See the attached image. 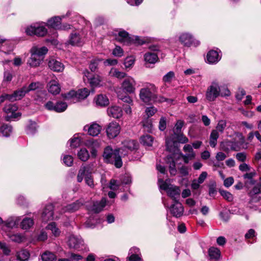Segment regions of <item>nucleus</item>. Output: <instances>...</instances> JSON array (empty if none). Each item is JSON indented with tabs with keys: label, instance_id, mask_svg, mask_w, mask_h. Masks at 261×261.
Instances as JSON below:
<instances>
[{
	"label": "nucleus",
	"instance_id": "obj_6",
	"mask_svg": "<svg viewBox=\"0 0 261 261\" xmlns=\"http://www.w3.org/2000/svg\"><path fill=\"white\" fill-rule=\"evenodd\" d=\"M244 143V138L241 136L239 140L234 139L232 140L224 142L222 144V147L223 150L229 151L230 150L239 151Z\"/></svg>",
	"mask_w": 261,
	"mask_h": 261
},
{
	"label": "nucleus",
	"instance_id": "obj_2",
	"mask_svg": "<svg viewBox=\"0 0 261 261\" xmlns=\"http://www.w3.org/2000/svg\"><path fill=\"white\" fill-rule=\"evenodd\" d=\"M48 49L45 46L38 47L33 46L31 49V57L28 61V64L32 67H38L47 53Z\"/></svg>",
	"mask_w": 261,
	"mask_h": 261
},
{
	"label": "nucleus",
	"instance_id": "obj_40",
	"mask_svg": "<svg viewBox=\"0 0 261 261\" xmlns=\"http://www.w3.org/2000/svg\"><path fill=\"white\" fill-rule=\"evenodd\" d=\"M110 73L112 76H115L120 79L123 78L125 79L126 78V77L128 76L127 74L125 73V72L119 71V70L115 68H112L111 70Z\"/></svg>",
	"mask_w": 261,
	"mask_h": 261
},
{
	"label": "nucleus",
	"instance_id": "obj_38",
	"mask_svg": "<svg viewBox=\"0 0 261 261\" xmlns=\"http://www.w3.org/2000/svg\"><path fill=\"white\" fill-rule=\"evenodd\" d=\"M9 238L12 242L17 243H20L25 240V237L20 233L10 234Z\"/></svg>",
	"mask_w": 261,
	"mask_h": 261
},
{
	"label": "nucleus",
	"instance_id": "obj_15",
	"mask_svg": "<svg viewBox=\"0 0 261 261\" xmlns=\"http://www.w3.org/2000/svg\"><path fill=\"white\" fill-rule=\"evenodd\" d=\"M175 203L171 205L170 207V211L171 214L176 218H179L182 216L184 208L178 201H174Z\"/></svg>",
	"mask_w": 261,
	"mask_h": 261
},
{
	"label": "nucleus",
	"instance_id": "obj_19",
	"mask_svg": "<svg viewBox=\"0 0 261 261\" xmlns=\"http://www.w3.org/2000/svg\"><path fill=\"white\" fill-rule=\"evenodd\" d=\"M179 41L184 46H190L194 43V39L193 36L188 33H184L180 35L179 36Z\"/></svg>",
	"mask_w": 261,
	"mask_h": 261
},
{
	"label": "nucleus",
	"instance_id": "obj_27",
	"mask_svg": "<svg viewBox=\"0 0 261 261\" xmlns=\"http://www.w3.org/2000/svg\"><path fill=\"white\" fill-rule=\"evenodd\" d=\"M165 161L167 164H169L170 174L172 175H175L177 170L175 168V162L174 160V157L172 155H168L165 159Z\"/></svg>",
	"mask_w": 261,
	"mask_h": 261
},
{
	"label": "nucleus",
	"instance_id": "obj_24",
	"mask_svg": "<svg viewBox=\"0 0 261 261\" xmlns=\"http://www.w3.org/2000/svg\"><path fill=\"white\" fill-rule=\"evenodd\" d=\"M221 59L220 56L218 51L214 50L209 51L206 56V59L208 63L215 64Z\"/></svg>",
	"mask_w": 261,
	"mask_h": 261
},
{
	"label": "nucleus",
	"instance_id": "obj_34",
	"mask_svg": "<svg viewBox=\"0 0 261 261\" xmlns=\"http://www.w3.org/2000/svg\"><path fill=\"white\" fill-rule=\"evenodd\" d=\"M34 220L30 218H24L20 223V227L23 229H29L34 225Z\"/></svg>",
	"mask_w": 261,
	"mask_h": 261
},
{
	"label": "nucleus",
	"instance_id": "obj_3",
	"mask_svg": "<svg viewBox=\"0 0 261 261\" xmlns=\"http://www.w3.org/2000/svg\"><path fill=\"white\" fill-rule=\"evenodd\" d=\"M230 95V92L227 89H225L224 91L221 92L218 82L213 81L206 89L205 98L208 101H214L219 96H228Z\"/></svg>",
	"mask_w": 261,
	"mask_h": 261
},
{
	"label": "nucleus",
	"instance_id": "obj_63",
	"mask_svg": "<svg viewBox=\"0 0 261 261\" xmlns=\"http://www.w3.org/2000/svg\"><path fill=\"white\" fill-rule=\"evenodd\" d=\"M0 248L2 249L3 253L5 255H8L10 254L11 250L6 243L0 242Z\"/></svg>",
	"mask_w": 261,
	"mask_h": 261
},
{
	"label": "nucleus",
	"instance_id": "obj_29",
	"mask_svg": "<svg viewBox=\"0 0 261 261\" xmlns=\"http://www.w3.org/2000/svg\"><path fill=\"white\" fill-rule=\"evenodd\" d=\"M61 18L59 16L54 17L47 21V25L55 29H59L61 28Z\"/></svg>",
	"mask_w": 261,
	"mask_h": 261
},
{
	"label": "nucleus",
	"instance_id": "obj_48",
	"mask_svg": "<svg viewBox=\"0 0 261 261\" xmlns=\"http://www.w3.org/2000/svg\"><path fill=\"white\" fill-rule=\"evenodd\" d=\"M135 61V59L133 57H126L124 61V65L125 68H131L133 66Z\"/></svg>",
	"mask_w": 261,
	"mask_h": 261
},
{
	"label": "nucleus",
	"instance_id": "obj_4",
	"mask_svg": "<svg viewBox=\"0 0 261 261\" xmlns=\"http://www.w3.org/2000/svg\"><path fill=\"white\" fill-rule=\"evenodd\" d=\"M157 91L158 88L153 84L146 83L139 91V98L142 102L148 103L152 100L154 94Z\"/></svg>",
	"mask_w": 261,
	"mask_h": 261
},
{
	"label": "nucleus",
	"instance_id": "obj_35",
	"mask_svg": "<svg viewBox=\"0 0 261 261\" xmlns=\"http://www.w3.org/2000/svg\"><path fill=\"white\" fill-rule=\"evenodd\" d=\"M208 254L211 259L217 260L220 256V251L217 248L211 247L208 250Z\"/></svg>",
	"mask_w": 261,
	"mask_h": 261
},
{
	"label": "nucleus",
	"instance_id": "obj_13",
	"mask_svg": "<svg viewBox=\"0 0 261 261\" xmlns=\"http://www.w3.org/2000/svg\"><path fill=\"white\" fill-rule=\"evenodd\" d=\"M120 126L116 122L110 123L106 127V133L109 139H113L116 137L120 131Z\"/></svg>",
	"mask_w": 261,
	"mask_h": 261
},
{
	"label": "nucleus",
	"instance_id": "obj_52",
	"mask_svg": "<svg viewBox=\"0 0 261 261\" xmlns=\"http://www.w3.org/2000/svg\"><path fill=\"white\" fill-rule=\"evenodd\" d=\"M118 98L124 102L127 103L128 104L133 103L132 99L127 94H125V95H122V93H118Z\"/></svg>",
	"mask_w": 261,
	"mask_h": 261
},
{
	"label": "nucleus",
	"instance_id": "obj_20",
	"mask_svg": "<svg viewBox=\"0 0 261 261\" xmlns=\"http://www.w3.org/2000/svg\"><path fill=\"white\" fill-rule=\"evenodd\" d=\"M47 89L49 93L53 95L59 94L61 91V87L57 79L51 80L47 84Z\"/></svg>",
	"mask_w": 261,
	"mask_h": 261
},
{
	"label": "nucleus",
	"instance_id": "obj_56",
	"mask_svg": "<svg viewBox=\"0 0 261 261\" xmlns=\"http://www.w3.org/2000/svg\"><path fill=\"white\" fill-rule=\"evenodd\" d=\"M123 50L122 48L118 45H116L115 47L114 48L112 54L115 57H121L123 56Z\"/></svg>",
	"mask_w": 261,
	"mask_h": 261
},
{
	"label": "nucleus",
	"instance_id": "obj_55",
	"mask_svg": "<svg viewBox=\"0 0 261 261\" xmlns=\"http://www.w3.org/2000/svg\"><path fill=\"white\" fill-rule=\"evenodd\" d=\"M97 223V219L92 218L90 217L85 222V225L86 227L88 228H94L95 227Z\"/></svg>",
	"mask_w": 261,
	"mask_h": 261
},
{
	"label": "nucleus",
	"instance_id": "obj_33",
	"mask_svg": "<svg viewBox=\"0 0 261 261\" xmlns=\"http://www.w3.org/2000/svg\"><path fill=\"white\" fill-rule=\"evenodd\" d=\"M139 252V249L136 247L130 249L129 254L131 255L128 257L127 261H141V258L137 253Z\"/></svg>",
	"mask_w": 261,
	"mask_h": 261
},
{
	"label": "nucleus",
	"instance_id": "obj_64",
	"mask_svg": "<svg viewBox=\"0 0 261 261\" xmlns=\"http://www.w3.org/2000/svg\"><path fill=\"white\" fill-rule=\"evenodd\" d=\"M157 112V109L154 107H148L145 110V113L148 117H151Z\"/></svg>",
	"mask_w": 261,
	"mask_h": 261
},
{
	"label": "nucleus",
	"instance_id": "obj_16",
	"mask_svg": "<svg viewBox=\"0 0 261 261\" xmlns=\"http://www.w3.org/2000/svg\"><path fill=\"white\" fill-rule=\"evenodd\" d=\"M54 206L51 204H47L44 208L42 214V219L44 222L53 220L54 217Z\"/></svg>",
	"mask_w": 261,
	"mask_h": 261
},
{
	"label": "nucleus",
	"instance_id": "obj_61",
	"mask_svg": "<svg viewBox=\"0 0 261 261\" xmlns=\"http://www.w3.org/2000/svg\"><path fill=\"white\" fill-rule=\"evenodd\" d=\"M88 209L92 214L96 215L98 213V203L97 202H94L91 206L88 205Z\"/></svg>",
	"mask_w": 261,
	"mask_h": 261
},
{
	"label": "nucleus",
	"instance_id": "obj_28",
	"mask_svg": "<svg viewBox=\"0 0 261 261\" xmlns=\"http://www.w3.org/2000/svg\"><path fill=\"white\" fill-rule=\"evenodd\" d=\"M81 239L73 235H71L68 239V244L70 248H77L82 243Z\"/></svg>",
	"mask_w": 261,
	"mask_h": 261
},
{
	"label": "nucleus",
	"instance_id": "obj_47",
	"mask_svg": "<svg viewBox=\"0 0 261 261\" xmlns=\"http://www.w3.org/2000/svg\"><path fill=\"white\" fill-rule=\"evenodd\" d=\"M168 180L166 181H164L162 178H159L158 182L160 188L162 190H165L166 192L168 191L169 189H170V187L172 186L170 185L168 182Z\"/></svg>",
	"mask_w": 261,
	"mask_h": 261
},
{
	"label": "nucleus",
	"instance_id": "obj_23",
	"mask_svg": "<svg viewBox=\"0 0 261 261\" xmlns=\"http://www.w3.org/2000/svg\"><path fill=\"white\" fill-rule=\"evenodd\" d=\"M138 144L137 142L135 140H125L123 142V147L121 148H123L122 151L123 153H127V150L132 151L137 149Z\"/></svg>",
	"mask_w": 261,
	"mask_h": 261
},
{
	"label": "nucleus",
	"instance_id": "obj_22",
	"mask_svg": "<svg viewBox=\"0 0 261 261\" xmlns=\"http://www.w3.org/2000/svg\"><path fill=\"white\" fill-rule=\"evenodd\" d=\"M249 196L252 202H258L261 199V190L259 186H254L250 191Z\"/></svg>",
	"mask_w": 261,
	"mask_h": 261
},
{
	"label": "nucleus",
	"instance_id": "obj_51",
	"mask_svg": "<svg viewBox=\"0 0 261 261\" xmlns=\"http://www.w3.org/2000/svg\"><path fill=\"white\" fill-rule=\"evenodd\" d=\"M184 122L182 120H179L177 121L175 125V127L173 130L174 133L175 135H178L181 132V129L182 127Z\"/></svg>",
	"mask_w": 261,
	"mask_h": 261
},
{
	"label": "nucleus",
	"instance_id": "obj_46",
	"mask_svg": "<svg viewBox=\"0 0 261 261\" xmlns=\"http://www.w3.org/2000/svg\"><path fill=\"white\" fill-rule=\"evenodd\" d=\"M86 171L87 168L85 166H83L80 168L77 176V180L79 182H81L84 177L85 176L86 177L87 175L86 174Z\"/></svg>",
	"mask_w": 261,
	"mask_h": 261
},
{
	"label": "nucleus",
	"instance_id": "obj_62",
	"mask_svg": "<svg viewBox=\"0 0 261 261\" xmlns=\"http://www.w3.org/2000/svg\"><path fill=\"white\" fill-rule=\"evenodd\" d=\"M19 223V220L17 219H9L7 220V222L5 223V225L7 227H10V228H13L18 225Z\"/></svg>",
	"mask_w": 261,
	"mask_h": 261
},
{
	"label": "nucleus",
	"instance_id": "obj_59",
	"mask_svg": "<svg viewBox=\"0 0 261 261\" xmlns=\"http://www.w3.org/2000/svg\"><path fill=\"white\" fill-rule=\"evenodd\" d=\"M175 74L173 71H169L163 77V81L164 83H170L174 78Z\"/></svg>",
	"mask_w": 261,
	"mask_h": 261
},
{
	"label": "nucleus",
	"instance_id": "obj_18",
	"mask_svg": "<svg viewBox=\"0 0 261 261\" xmlns=\"http://www.w3.org/2000/svg\"><path fill=\"white\" fill-rule=\"evenodd\" d=\"M107 113L109 116L119 119L123 115V111L120 107L113 106L108 108Z\"/></svg>",
	"mask_w": 261,
	"mask_h": 261
},
{
	"label": "nucleus",
	"instance_id": "obj_60",
	"mask_svg": "<svg viewBox=\"0 0 261 261\" xmlns=\"http://www.w3.org/2000/svg\"><path fill=\"white\" fill-rule=\"evenodd\" d=\"M154 97H153V98L152 100H153V101L156 102H163L165 101L166 102H171L172 100L171 99H167L162 96L161 95H158L155 94H154Z\"/></svg>",
	"mask_w": 261,
	"mask_h": 261
},
{
	"label": "nucleus",
	"instance_id": "obj_14",
	"mask_svg": "<svg viewBox=\"0 0 261 261\" xmlns=\"http://www.w3.org/2000/svg\"><path fill=\"white\" fill-rule=\"evenodd\" d=\"M84 204L83 200H78L75 202L67 205L66 206L62 208L61 213H64L66 212L73 213L79 210Z\"/></svg>",
	"mask_w": 261,
	"mask_h": 261
},
{
	"label": "nucleus",
	"instance_id": "obj_44",
	"mask_svg": "<svg viewBox=\"0 0 261 261\" xmlns=\"http://www.w3.org/2000/svg\"><path fill=\"white\" fill-rule=\"evenodd\" d=\"M67 108V105L64 102H58L55 104V107L54 111L61 113L65 111Z\"/></svg>",
	"mask_w": 261,
	"mask_h": 261
},
{
	"label": "nucleus",
	"instance_id": "obj_11",
	"mask_svg": "<svg viewBox=\"0 0 261 261\" xmlns=\"http://www.w3.org/2000/svg\"><path fill=\"white\" fill-rule=\"evenodd\" d=\"M25 33L28 35H36L42 37L47 33L46 29L39 23H35L28 27L25 29Z\"/></svg>",
	"mask_w": 261,
	"mask_h": 261
},
{
	"label": "nucleus",
	"instance_id": "obj_30",
	"mask_svg": "<svg viewBox=\"0 0 261 261\" xmlns=\"http://www.w3.org/2000/svg\"><path fill=\"white\" fill-rule=\"evenodd\" d=\"M84 130H87L89 135L97 136L98 135V124L95 122H93L90 126L86 125Z\"/></svg>",
	"mask_w": 261,
	"mask_h": 261
},
{
	"label": "nucleus",
	"instance_id": "obj_7",
	"mask_svg": "<svg viewBox=\"0 0 261 261\" xmlns=\"http://www.w3.org/2000/svg\"><path fill=\"white\" fill-rule=\"evenodd\" d=\"M149 51L144 55V61L149 64H154L158 61V54L160 52V47L158 45H150Z\"/></svg>",
	"mask_w": 261,
	"mask_h": 261
},
{
	"label": "nucleus",
	"instance_id": "obj_26",
	"mask_svg": "<svg viewBox=\"0 0 261 261\" xmlns=\"http://www.w3.org/2000/svg\"><path fill=\"white\" fill-rule=\"evenodd\" d=\"M180 190L178 187L174 186H171L170 189L167 192V195L170 196L174 201H178Z\"/></svg>",
	"mask_w": 261,
	"mask_h": 261
},
{
	"label": "nucleus",
	"instance_id": "obj_32",
	"mask_svg": "<svg viewBox=\"0 0 261 261\" xmlns=\"http://www.w3.org/2000/svg\"><path fill=\"white\" fill-rule=\"evenodd\" d=\"M86 145L90 149L91 155L94 157L97 155V148L98 147V143L96 141L93 140H89L87 141Z\"/></svg>",
	"mask_w": 261,
	"mask_h": 261
},
{
	"label": "nucleus",
	"instance_id": "obj_43",
	"mask_svg": "<svg viewBox=\"0 0 261 261\" xmlns=\"http://www.w3.org/2000/svg\"><path fill=\"white\" fill-rule=\"evenodd\" d=\"M1 130L3 136L9 137L12 132V127L8 124H3Z\"/></svg>",
	"mask_w": 261,
	"mask_h": 261
},
{
	"label": "nucleus",
	"instance_id": "obj_5",
	"mask_svg": "<svg viewBox=\"0 0 261 261\" xmlns=\"http://www.w3.org/2000/svg\"><path fill=\"white\" fill-rule=\"evenodd\" d=\"M89 93L90 92L87 88L81 89L76 91L72 90L65 94V98L68 100H72L73 102H76L85 99Z\"/></svg>",
	"mask_w": 261,
	"mask_h": 261
},
{
	"label": "nucleus",
	"instance_id": "obj_10",
	"mask_svg": "<svg viewBox=\"0 0 261 261\" xmlns=\"http://www.w3.org/2000/svg\"><path fill=\"white\" fill-rule=\"evenodd\" d=\"M84 43V37L81 31H74L69 35L67 44L80 46Z\"/></svg>",
	"mask_w": 261,
	"mask_h": 261
},
{
	"label": "nucleus",
	"instance_id": "obj_8",
	"mask_svg": "<svg viewBox=\"0 0 261 261\" xmlns=\"http://www.w3.org/2000/svg\"><path fill=\"white\" fill-rule=\"evenodd\" d=\"M115 39L118 42L124 45H129L133 41V39L126 31L120 29L116 30L113 33Z\"/></svg>",
	"mask_w": 261,
	"mask_h": 261
},
{
	"label": "nucleus",
	"instance_id": "obj_12",
	"mask_svg": "<svg viewBox=\"0 0 261 261\" xmlns=\"http://www.w3.org/2000/svg\"><path fill=\"white\" fill-rule=\"evenodd\" d=\"M136 81L130 76H127L121 83L122 89L127 93H134L136 90Z\"/></svg>",
	"mask_w": 261,
	"mask_h": 261
},
{
	"label": "nucleus",
	"instance_id": "obj_21",
	"mask_svg": "<svg viewBox=\"0 0 261 261\" xmlns=\"http://www.w3.org/2000/svg\"><path fill=\"white\" fill-rule=\"evenodd\" d=\"M29 257V252L25 249H22L17 252L15 257H11L10 261H28Z\"/></svg>",
	"mask_w": 261,
	"mask_h": 261
},
{
	"label": "nucleus",
	"instance_id": "obj_37",
	"mask_svg": "<svg viewBox=\"0 0 261 261\" xmlns=\"http://www.w3.org/2000/svg\"><path fill=\"white\" fill-rule=\"evenodd\" d=\"M81 140V135L80 134L74 135L73 138L70 140V146L73 148L77 147L80 146Z\"/></svg>",
	"mask_w": 261,
	"mask_h": 261
},
{
	"label": "nucleus",
	"instance_id": "obj_57",
	"mask_svg": "<svg viewBox=\"0 0 261 261\" xmlns=\"http://www.w3.org/2000/svg\"><path fill=\"white\" fill-rule=\"evenodd\" d=\"M226 127V121L224 120H221L219 121L216 126V130L220 133H223Z\"/></svg>",
	"mask_w": 261,
	"mask_h": 261
},
{
	"label": "nucleus",
	"instance_id": "obj_45",
	"mask_svg": "<svg viewBox=\"0 0 261 261\" xmlns=\"http://www.w3.org/2000/svg\"><path fill=\"white\" fill-rule=\"evenodd\" d=\"M79 158L82 161H86L89 157V154L87 150L85 148L81 149L77 153Z\"/></svg>",
	"mask_w": 261,
	"mask_h": 261
},
{
	"label": "nucleus",
	"instance_id": "obj_58",
	"mask_svg": "<svg viewBox=\"0 0 261 261\" xmlns=\"http://www.w3.org/2000/svg\"><path fill=\"white\" fill-rule=\"evenodd\" d=\"M63 162L64 164L70 167L72 165L73 160L72 156L69 155H65L63 158Z\"/></svg>",
	"mask_w": 261,
	"mask_h": 261
},
{
	"label": "nucleus",
	"instance_id": "obj_36",
	"mask_svg": "<svg viewBox=\"0 0 261 261\" xmlns=\"http://www.w3.org/2000/svg\"><path fill=\"white\" fill-rule=\"evenodd\" d=\"M41 257L42 261H56L57 260L56 255L49 251H45Z\"/></svg>",
	"mask_w": 261,
	"mask_h": 261
},
{
	"label": "nucleus",
	"instance_id": "obj_50",
	"mask_svg": "<svg viewBox=\"0 0 261 261\" xmlns=\"http://www.w3.org/2000/svg\"><path fill=\"white\" fill-rule=\"evenodd\" d=\"M109 104L108 98L103 94H99V106L105 107Z\"/></svg>",
	"mask_w": 261,
	"mask_h": 261
},
{
	"label": "nucleus",
	"instance_id": "obj_25",
	"mask_svg": "<svg viewBox=\"0 0 261 261\" xmlns=\"http://www.w3.org/2000/svg\"><path fill=\"white\" fill-rule=\"evenodd\" d=\"M85 76L87 79V82H89L91 87V92L93 93L94 90V89L97 87L98 85L97 79L95 76V75L93 74L92 73L87 71L85 73Z\"/></svg>",
	"mask_w": 261,
	"mask_h": 261
},
{
	"label": "nucleus",
	"instance_id": "obj_31",
	"mask_svg": "<svg viewBox=\"0 0 261 261\" xmlns=\"http://www.w3.org/2000/svg\"><path fill=\"white\" fill-rule=\"evenodd\" d=\"M26 87L24 86L21 89L15 91L12 94H11L12 101L19 100L22 98L27 93Z\"/></svg>",
	"mask_w": 261,
	"mask_h": 261
},
{
	"label": "nucleus",
	"instance_id": "obj_53",
	"mask_svg": "<svg viewBox=\"0 0 261 261\" xmlns=\"http://www.w3.org/2000/svg\"><path fill=\"white\" fill-rule=\"evenodd\" d=\"M143 126L144 130L147 132L151 133L152 129V124L149 119H146L143 121Z\"/></svg>",
	"mask_w": 261,
	"mask_h": 261
},
{
	"label": "nucleus",
	"instance_id": "obj_17",
	"mask_svg": "<svg viewBox=\"0 0 261 261\" xmlns=\"http://www.w3.org/2000/svg\"><path fill=\"white\" fill-rule=\"evenodd\" d=\"M48 67L54 71L62 72L64 69V65L54 58H50L48 62Z\"/></svg>",
	"mask_w": 261,
	"mask_h": 261
},
{
	"label": "nucleus",
	"instance_id": "obj_39",
	"mask_svg": "<svg viewBox=\"0 0 261 261\" xmlns=\"http://www.w3.org/2000/svg\"><path fill=\"white\" fill-rule=\"evenodd\" d=\"M46 228L51 230L53 234L55 237H58L60 234L61 231L57 227V225L55 222H51L48 224Z\"/></svg>",
	"mask_w": 261,
	"mask_h": 261
},
{
	"label": "nucleus",
	"instance_id": "obj_9",
	"mask_svg": "<svg viewBox=\"0 0 261 261\" xmlns=\"http://www.w3.org/2000/svg\"><path fill=\"white\" fill-rule=\"evenodd\" d=\"M17 109L18 107L15 104H6L3 110L7 115L6 120L9 121L19 119L21 116V114L20 112H16Z\"/></svg>",
	"mask_w": 261,
	"mask_h": 261
},
{
	"label": "nucleus",
	"instance_id": "obj_42",
	"mask_svg": "<svg viewBox=\"0 0 261 261\" xmlns=\"http://www.w3.org/2000/svg\"><path fill=\"white\" fill-rule=\"evenodd\" d=\"M167 149L170 152H175L177 149L178 143L175 141L166 139V141Z\"/></svg>",
	"mask_w": 261,
	"mask_h": 261
},
{
	"label": "nucleus",
	"instance_id": "obj_1",
	"mask_svg": "<svg viewBox=\"0 0 261 261\" xmlns=\"http://www.w3.org/2000/svg\"><path fill=\"white\" fill-rule=\"evenodd\" d=\"M122 150H123V148H117L113 150L110 146L106 147L102 155L104 161L107 163L114 165L116 168L121 167L122 161L120 153L122 156L126 155V153H123Z\"/></svg>",
	"mask_w": 261,
	"mask_h": 261
},
{
	"label": "nucleus",
	"instance_id": "obj_41",
	"mask_svg": "<svg viewBox=\"0 0 261 261\" xmlns=\"http://www.w3.org/2000/svg\"><path fill=\"white\" fill-rule=\"evenodd\" d=\"M153 141V138L149 135L143 136L141 138V142L144 145H146L147 146H152Z\"/></svg>",
	"mask_w": 261,
	"mask_h": 261
},
{
	"label": "nucleus",
	"instance_id": "obj_54",
	"mask_svg": "<svg viewBox=\"0 0 261 261\" xmlns=\"http://www.w3.org/2000/svg\"><path fill=\"white\" fill-rule=\"evenodd\" d=\"M184 150L185 152H189V154H188V156L190 159H193L195 157V154L193 151V149L192 148V147L190 144H187L185 145L184 147Z\"/></svg>",
	"mask_w": 261,
	"mask_h": 261
},
{
	"label": "nucleus",
	"instance_id": "obj_49",
	"mask_svg": "<svg viewBox=\"0 0 261 261\" xmlns=\"http://www.w3.org/2000/svg\"><path fill=\"white\" fill-rule=\"evenodd\" d=\"M121 185V184L119 181L112 179L110 181L109 187L111 190L116 191L119 188Z\"/></svg>",
	"mask_w": 261,
	"mask_h": 261
}]
</instances>
